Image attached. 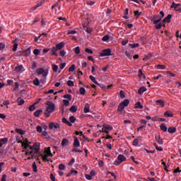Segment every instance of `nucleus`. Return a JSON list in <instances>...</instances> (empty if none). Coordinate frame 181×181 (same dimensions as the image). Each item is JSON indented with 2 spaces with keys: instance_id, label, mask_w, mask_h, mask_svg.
<instances>
[{
  "instance_id": "nucleus-47",
  "label": "nucleus",
  "mask_w": 181,
  "mask_h": 181,
  "mask_svg": "<svg viewBox=\"0 0 181 181\" xmlns=\"http://www.w3.org/2000/svg\"><path fill=\"white\" fill-rule=\"evenodd\" d=\"M64 98H66V100H69V101H71V95H70V94H65L64 95Z\"/></svg>"
},
{
  "instance_id": "nucleus-54",
  "label": "nucleus",
  "mask_w": 181,
  "mask_h": 181,
  "mask_svg": "<svg viewBox=\"0 0 181 181\" xmlns=\"http://www.w3.org/2000/svg\"><path fill=\"white\" fill-rule=\"evenodd\" d=\"M102 40H103V42H107V40H110V35L103 36Z\"/></svg>"
},
{
  "instance_id": "nucleus-41",
  "label": "nucleus",
  "mask_w": 181,
  "mask_h": 181,
  "mask_svg": "<svg viewBox=\"0 0 181 181\" xmlns=\"http://www.w3.org/2000/svg\"><path fill=\"white\" fill-rule=\"evenodd\" d=\"M36 104H37V103H35V104L30 105V106L29 107V110H30V111H35V110H36V106H35Z\"/></svg>"
},
{
  "instance_id": "nucleus-32",
  "label": "nucleus",
  "mask_w": 181,
  "mask_h": 181,
  "mask_svg": "<svg viewBox=\"0 0 181 181\" xmlns=\"http://www.w3.org/2000/svg\"><path fill=\"white\" fill-rule=\"evenodd\" d=\"M46 154L48 156H53V154L52 153V151H50V147H48L47 150L45 151Z\"/></svg>"
},
{
  "instance_id": "nucleus-8",
  "label": "nucleus",
  "mask_w": 181,
  "mask_h": 181,
  "mask_svg": "<svg viewBox=\"0 0 181 181\" xmlns=\"http://www.w3.org/2000/svg\"><path fill=\"white\" fill-rule=\"evenodd\" d=\"M112 127L109 124L103 125L102 129V132H105V134H108L109 131H112Z\"/></svg>"
},
{
  "instance_id": "nucleus-35",
  "label": "nucleus",
  "mask_w": 181,
  "mask_h": 181,
  "mask_svg": "<svg viewBox=\"0 0 181 181\" xmlns=\"http://www.w3.org/2000/svg\"><path fill=\"white\" fill-rule=\"evenodd\" d=\"M156 67L158 70H165V69H166V65L158 64L156 66Z\"/></svg>"
},
{
  "instance_id": "nucleus-7",
  "label": "nucleus",
  "mask_w": 181,
  "mask_h": 181,
  "mask_svg": "<svg viewBox=\"0 0 181 181\" xmlns=\"http://www.w3.org/2000/svg\"><path fill=\"white\" fill-rule=\"evenodd\" d=\"M20 143L22 144L21 146L25 150L28 149L29 148V145H30V142H29L28 139H26L24 141H20Z\"/></svg>"
},
{
  "instance_id": "nucleus-9",
  "label": "nucleus",
  "mask_w": 181,
  "mask_h": 181,
  "mask_svg": "<svg viewBox=\"0 0 181 181\" xmlns=\"http://www.w3.org/2000/svg\"><path fill=\"white\" fill-rule=\"evenodd\" d=\"M33 148H34L35 153H39V151L40 149V144L35 143L33 146Z\"/></svg>"
},
{
  "instance_id": "nucleus-27",
  "label": "nucleus",
  "mask_w": 181,
  "mask_h": 181,
  "mask_svg": "<svg viewBox=\"0 0 181 181\" xmlns=\"http://www.w3.org/2000/svg\"><path fill=\"white\" fill-rule=\"evenodd\" d=\"M13 52H16L18 50V43H16V40L13 41Z\"/></svg>"
},
{
  "instance_id": "nucleus-6",
  "label": "nucleus",
  "mask_w": 181,
  "mask_h": 181,
  "mask_svg": "<svg viewBox=\"0 0 181 181\" xmlns=\"http://www.w3.org/2000/svg\"><path fill=\"white\" fill-rule=\"evenodd\" d=\"M112 51H111V49L110 48L105 49L100 52V55L101 57H105V56H112Z\"/></svg>"
},
{
  "instance_id": "nucleus-57",
  "label": "nucleus",
  "mask_w": 181,
  "mask_h": 181,
  "mask_svg": "<svg viewBox=\"0 0 181 181\" xmlns=\"http://www.w3.org/2000/svg\"><path fill=\"white\" fill-rule=\"evenodd\" d=\"M33 53L35 56H38L40 54V50L39 49H35L33 50Z\"/></svg>"
},
{
  "instance_id": "nucleus-46",
  "label": "nucleus",
  "mask_w": 181,
  "mask_h": 181,
  "mask_svg": "<svg viewBox=\"0 0 181 181\" xmlns=\"http://www.w3.org/2000/svg\"><path fill=\"white\" fill-rule=\"evenodd\" d=\"M74 162H76V159L74 158H72L68 163L69 166H73V165H74Z\"/></svg>"
},
{
  "instance_id": "nucleus-56",
  "label": "nucleus",
  "mask_w": 181,
  "mask_h": 181,
  "mask_svg": "<svg viewBox=\"0 0 181 181\" xmlns=\"http://www.w3.org/2000/svg\"><path fill=\"white\" fill-rule=\"evenodd\" d=\"M119 95L120 98L124 99L125 98V93H124V90L119 91Z\"/></svg>"
},
{
  "instance_id": "nucleus-29",
  "label": "nucleus",
  "mask_w": 181,
  "mask_h": 181,
  "mask_svg": "<svg viewBox=\"0 0 181 181\" xmlns=\"http://www.w3.org/2000/svg\"><path fill=\"white\" fill-rule=\"evenodd\" d=\"M135 108L139 109V110H142V108H144V106L141 105V102H137L135 104Z\"/></svg>"
},
{
  "instance_id": "nucleus-51",
  "label": "nucleus",
  "mask_w": 181,
  "mask_h": 181,
  "mask_svg": "<svg viewBox=\"0 0 181 181\" xmlns=\"http://www.w3.org/2000/svg\"><path fill=\"white\" fill-rule=\"evenodd\" d=\"M33 172H37V165H36L35 162L33 163Z\"/></svg>"
},
{
  "instance_id": "nucleus-39",
  "label": "nucleus",
  "mask_w": 181,
  "mask_h": 181,
  "mask_svg": "<svg viewBox=\"0 0 181 181\" xmlns=\"http://www.w3.org/2000/svg\"><path fill=\"white\" fill-rule=\"evenodd\" d=\"M16 132H17V134H20V135L25 134V132H23V130L22 129H16Z\"/></svg>"
},
{
  "instance_id": "nucleus-23",
  "label": "nucleus",
  "mask_w": 181,
  "mask_h": 181,
  "mask_svg": "<svg viewBox=\"0 0 181 181\" xmlns=\"http://www.w3.org/2000/svg\"><path fill=\"white\" fill-rule=\"evenodd\" d=\"M6 142H8V139L6 138L0 139V148H2L4 144H6Z\"/></svg>"
},
{
  "instance_id": "nucleus-5",
  "label": "nucleus",
  "mask_w": 181,
  "mask_h": 181,
  "mask_svg": "<svg viewBox=\"0 0 181 181\" xmlns=\"http://www.w3.org/2000/svg\"><path fill=\"white\" fill-rule=\"evenodd\" d=\"M151 22H153V25H158L160 21H162V17L159 15H154L151 18Z\"/></svg>"
},
{
  "instance_id": "nucleus-16",
  "label": "nucleus",
  "mask_w": 181,
  "mask_h": 181,
  "mask_svg": "<svg viewBox=\"0 0 181 181\" xmlns=\"http://www.w3.org/2000/svg\"><path fill=\"white\" fill-rule=\"evenodd\" d=\"M155 139L156 141V142H158V145H163V141L162 140V139L160 138V136H155Z\"/></svg>"
},
{
  "instance_id": "nucleus-34",
  "label": "nucleus",
  "mask_w": 181,
  "mask_h": 181,
  "mask_svg": "<svg viewBox=\"0 0 181 181\" xmlns=\"http://www.w3.org/2000/svg\"><path fill=\"white\" fill-rule=\"evenodd\" d=\"M69 111H71V112H76L77 111V106L76 105H73L70 107Z\"/></svg>"
},
{
  "instance_id": "nucleus-20",
  "label": "nucleus",
  "mask_w": 181,
  "mask_h": 181,
  "mask_svg": "<svg viewBox=\"0 0 181 181\" xmlns=\"http://www.w3.org/2000/svg\"><path fill=\"white\" fill-rule=\"evenodd\" d=\"M145 91H146V88H145V86H142L140 88H139L138 94H139L141 95V94H144V93H145Z\"/></svg>"
},
{
  "instance_id": "nucleus-1",
  "label": "nucleus",
  "mask_w": 181,
  "mask_h": 181,
  "mask_svg": "<svg viewBox=\"0 0 181 181\" xmlns=\"http://www.w3.org/2000/svg\"><path fill=\"white\" fill-rule=\"evenodd\" d=\"M46 105H47V107H46V110L45 112V117H47V118H49V117H50V114H52V112H54L56 106H55L54 103H53L51 101H47L46 103Z\"/></svg>"
},
{
  "instance_id": "nucleus-53",
  "label": "nucleus",
  "mask_w": 181,
  "mask_h": 181,
  "mask_svg": "<svg viewBox=\"0 0 181 181\" xmlns=\"http://www.w3.org/2000/svg\"><path fill=\"white\" fill-rule=\"evenodd\" d=\"M86 23L83 24V30H86L87 28H88V20H86Z\"/></svg>"
},
{
  "instance_id": "nucleus-24",
  "label": "nucleus",
  "mask_w": 181,
  "mask_h": 181,
  "mask_svg": "<svg viewBox=\"0 0 181 181\" xmlns=\"http://www.w3.org/2000/svg\"><path fill=\"white\" fill-rule=\"evenodd\" d=\"M180 4H176L175 1L173 2L172 5L170 6L171 8H174L175 10L177 9L178 6H180Z\"/></svg>"
},
{
  "instance_id": "nucleus-25",
  "label": "nucleus",
  "mask_w": 181,
  "mask_h": 181,
  "mask_svg": "<svg viewBox=\"0 0 181 181\" xmlns=\"http://www.w3.org/2000/svg\"><path fill=\"white\" fill-rule=\"evenodd\" d=\"M83 111H84L85 114H87V113L90 112V105H88V103H87L85 105Z\"/></svg>"
},
{
  "instance_id": "nucleus-48",
  "label": "nucleus",
  "mask_w": 181,
  "mask_h": 181,
  "mask_svg": "<svg viewBox=\"0 0 181 181\" xmlns=\"http://www.w3.org/2000/svg\"><path fill=\"white\" fill-rule=\"evenodd\" d=\"M67 86H69V87H74V82L69 80L67 81Z\"/></svg>"
},
{
  "instance_id": "nucleus-64",
  "label": "nucleus",
  "mask_w": 181,
  "mask_h": 181,
  "mask_svg": "<svg viewBox=\"0 0 181 181\" xmlns=\"http://www.w3.org/2000/svg\"><path fill=\"white\" fill-rule=\"evenodd\" d=\"M161 28H162V24L161 23L156 24V29H161Z\"/></svg>"
},
{
  "instance_id": "nucleus-30",
  "label": "nucleus",
  "mask_w": 181,
  "mask_h": 181,
  "mask_svg": "<svg viewBox=\"0 0 181 181\" xmlns=\"http://www.w3.org/2000/svg\"><path fill=\"white\" fill-rule=\"evenodd\" d=\"M139 77L140 78H146L145 74H144V72H142L141 69L139 70Z\"/></svg>"
},
{
  "instance_id": "nucleus-49",
  "label": "nucleus",
  "mask_w": 181,
  "mask_h": 181,
  "mask_svg": "<svg viewBox=\"0 0 181 181\" xmlns=\"http://www.w3.org/2000/svg\"><path fill=\"white\" fill-rule=\"evenodd\" d=\"M25 155H27V156L31 155L32 158H33V156H35V155H36V153H35L33 151H31L30 152L27 151L25 153Z\"/></svg>"
},
{
  "instance_id": "nucleus-28",
  "label": "nucleus",
  "mask_w": 181,
  "mask_h": 181,
  "mask_svg": "<svg viewBox=\"0 0 181 181\" xmlns=\"http://www.w3.org/2000/svg\"><path fill=\"white\" fill-rule=\"evenodd\" d=\"M164 115H165V117H168V118H170V117H173V113H172L171 112H169V111H166L164 113Z\"/></svg>"
},
{
  "instance_id": "nucleus-17",
  "label": "nucleus",
  "mask_w": 181,
  "mask_h": 181,
  "mask_svg": "<svg viewBox=\"0 0 181 181\" xmlns=\"http://www.w3.org/2000/svg\"><path fill=\"white\" fill-rule=\"evenodd\" d=\"M40 6H42V2H39V3H37V4L36 6L32 7L30 9V12H33L34 11H36V8H40Z\"/></svg>"
},
{
  "instance_id": "nucleus-18",
  "label": "nucleus",
  "mask_w": 181,
  "mask_h": 181,
  "mask_svg": "<svg viewBox=\"0 0 181 181\" xmlns=\"http://www.w3.org/2000/svg\"><path fill=\"white\" fill-rule=\"evenodd\" d=\"M160 128L161 131H163V132H166L168 129L165 123H162L160 125Z\"/></svg>"
},
{
  "instance_id": "nucleus-59",
  "label": "nucleus",
  "mask_w": 181,
  "mask_h": 181,
  "mask_svg": "<svg viewBox=\"0 0 181 181\" xmlns=\"http://www.w3.org/2000/svg\"><path fill=\"white\" fill-rule=\"evenodd\" d=\"M129 46H131L132 49H135V47H138L139 46V44L138 43L129 44Z\"/></svg>"
},
{
  "instance_id": "nucleus-37",
  "label": "nucleus",
  "mask_w": 181,
  "mask_h": 181,
  "mask_svg": "<svg viewBox=\"0 0 181 181\" xmlns=\"http://www.w3.org/2000/svg\"><path fill=\"white\" fill-rule=\"evenodd\" d=\"M86 4L88 5L89 6H93V5H95V1L87 0Z\"/></svg>"
},
{
  "instance_id": "nucleus-42",
  "label": "nucleus",
  "mask_w": 181,
  "mask_h": 181,
  "mask_svg": "<svg viewBox=\"0 0 181 181\" xmlns=\"http://www.w3.org/2000/svg\"><path fill=\"white\" fill-rule=\"evenodd\" d=\"M166 76H168V77H175V74L171 73L170 71H166Z\"/></svg>"
},
{
  "instance_id": "nucleus-2",
  "label": "nucleus",
  "mask_w": 181,
  "mask_h": 181,
  "mask_svg": "<svg viewBox=\"0 0 181 181\" xmlns=\"http://www.w3.org/2000/svg\"><path fill=\"white\" fill-rule=\"evenodd\" d=\"M128 105H129V100L125 99L123 102L119 103L117 111L119 112H122V111L124 110L125 107H128Z\"/></svg>"
},
{
  "instance_id": "nucleus-14",
  "label": "nucleus",
  "mask_w": 181,
  "mask_h": 181,
  "mask_svg": "<svg viewBox=\"0 0 181 181\" xmlns=\"http://www.w3.org/2000/svg\"><path fill=\"white\" fill-rule=\"evenodd\" d=\"M55 47L57 49V50H62L63 47H64V42H59V44H57L55 45Z\"/></svg>"
},
{
  "instance_id": "nucleus-22",
  "label": "nucleus",
  "mask_w": 181,
  "mask_h": 181,
  "mask_svg": "<svg viewBox=\"0 0 181 181\" xmlns=\"http://www.w3.org/2000/svg\"><path fill=\"white\" fill-rule=\"evenodd\" d=\"M61 145L62 146H67V145H69V141L67 139H63Z\"/></svg>"
},
{
  "instance_id": "nucleus-3",
  "label": "nucleus",
  "mask_w": 181,
  "mask_h": 181,
  "mask_svg": "<svg viewBox=\"0 0 181 181\" xmlns=\"http://www.w3.org/2000/svg\"><path fill=\"white\" fill-rule=\"evenodd\" d=\"M124 160H127V158L124 155L119 154L117 156V160H116L114 162V165H115L116 166H118V165H121V163H122V162H124Z\"/></svg>"
},
{
  "instance_id": "nucleus-38",
  "label": "nucleus",
  "mask_w": 181,
  "mask_h": 181,
  "mask_svg": "<svg viewBox=\"0 0 181 181\" xmlns=\"http://www.w3.org/2000/svg\"><path fill=\"white\" fill-rule=\"evenodd\" d=\"M43 73H45V69H43V68H39L37 69V74H42Z\"/></svg>"
},
{
  "instance_id": "nucleus-10",
  "label": "nucleus",
  "mask_w": 181,
  "mask_h": 181,
  "mask_svg": "<svg viewBox=\"0 0 181 181\" xmlns=\"http://www.w3.org/2000/svg\"><path fill=\"white\" fill-rule=\"evenodd\" d=\"M15 71L17 73H23V65H18L15 67Z\"/></svg>"
},
{
  "instance_id": "nucleus-15",
  "label": "nucleus",
  "mask_w": 181,
  "mask_h": 181,
  "mask_svg": "<svg viewBox=\"0 0 181 181\" xmlns=\"http://www.w3.org/2000/svg\"><path fill=\"white\" fill-rule=\"evenodd\" d=\"M31 51H30V47L25 49L23 52V55L25 56V57H27L28 56H29V54H30Z\"/></svg>"
},
{
  "instance_id": "nucleus-31",
  "label": "nucleus",
  "mask_w": 181,
  "mask_h": 181,
  "mask_svg": "<svg viewBox=\"0 0 181 181\" xmlns=\"http://www.w3.org/2000/svg\"><path fill=\"white\" fill-rule=\"evenodd\" d=\"M41 112H43V110H37L34 112V115L37 117H39V115H40Z\"/></svg>"
},
{
  "instance_id": "nucleus-4",
  "label": "nucleus",
  "mask_w": 181,
  "mask_h": 181,
  "mask_svg": "<svg viewBox=\"0 0 181 181\" xmlns=\"http://www.w3.org/2000/svg\"><path fill=\"white\" fill-rule=\"evenodd\" d=\"M48 127L51 131H57V129H60V124L53 122H49Z\"/></svg>"
},
{
  "instance_id": "nucleus-61",
  "label": "nucleus",
  "mask_w": 181,
  "mask_h": 181,
  "mask_svg": "<svg viewBox=\"0 0 181 181\" xmlns=\"http://www.w3.org/2000/svg\"><path fill=\"white\" fill-rule=\"evenodd\" d=\"M65 168H66V166L64 165V164H60L59 165V170H64Z\"/></svg>"
},
{
  "instance_id": "nucleus-58",
  "label": "nucleus",
  "mask_w": 181,
  "mask_h": 181,
  "mask_svg": "<svg viewBox=\"0 0 181 181\" xmlns=\"http://www.w3.org/2000/svg\"><path fill=\"white\" fill-rule=\"evenodd\" d=\"M43 131V128L41 126L37 127V132H39L40 134H42V132Z\"/></svg>"
},
{
  "instance_id": "nucleus-21",
  "label": "nucleus",
  "mask_w": 181,
  "mask_h": 181,
  "mask_svg": "<svg viewBox=\"0 0 181 181\" xmlns=\"http://www.w3.org/2000/svg\"><path fill=\"white\" fill-rule=\"evenodd\" d=\"M38 156H42V157L43 162H47V160H49L47 159V157L49 156L48 155L43 156V154H42L41 153H39Z\"/></svg>"
},
{
  "instance_id": "nucleus-11",
  "label": "nucleus",
  "mask_w": 181,
  "mask_h": 181,
  "mask_svg": "<svg viewBox=\"0 0 181 181\" xmlns=\"http://www.w3.org/2000/svg\"><path fill=\"white\" fill-rule=\"evenodd\" d=\"M74 148H78L80 146V141H78V139L77 136H74Z\"/></svg>"
},
{
  "instance_id": "nucleus-44",
  "label": "nucleus",
  "mask_w": 181,
  "mask_h": 181,
  "mask_svg": "<svg viewBox=\"0 0 181 181\" xmlns=\"http://www.w3.org/2000/svg\"><path fill=\"white\" fill-rule=\"evenodd\" d=\"M79 93H80L81 95H84V94H86V88H81L79 89Z\"/></svg>"
},
{
  "instance_id": "nucleus-36",
  "label": "nucleus",
  "mask_w": 181,
  "mask_h": 181,
  "mask_svg": "<svg viewBox=\"0 0 181 181\" xmlns=\"http://www.w3.org/2000/svg\"><path fill=\"white\" fill-rule=\"evenodd\" d=\"M138 144H139V140L138 139H135L132 141L133 146H138Z\"/></svg>"
},
{
  "instance_id": "nucleus-62",
  "label": "nucleus",
  "mask_w": 181,
  "mask_h": 181,
  "mask_svg": "<svg viewBox=\"0 0 181 181\" xmlns=\"http://www.w3.org/2000/svg\"><path fill=\"white\" fill-rule=\"evenodd\" d=\"M125 55L127 56V57H128V59H129V60L132 59V56H131V54L127 51L125 52Z\"/></svg>"
},
{
  "instance_id": "nucleus-19",
  "label": "nucleus",
  "mask_w": 181,
  "mask_h": 181,
  "mask_svg": "<svg viewBox=\"0 0 181 181\" xmlns=\"http://www.w3.org/2000/svg\"><path fill=\"white\" fill-rule=\"evenodd\" d=\"M170 19H172V14H168V16H166L163 19V22H167V23H170Z\"/></svg>"
},
{
  "instance_id": "nucleus-55",
  "label": "nucleus",
  "mask_w": 181,
  "mask_h": 181,
  "mask_svg": "<svg viewBox=\"0 0 181 181\" xmlns=\"http://www.w3.org/2000/svg\"><path fill=\"white\" fill-rule=\"evenodd\" d=\"M74 70H76V65L72 64L69 69V71H74Z\"/></svg>"
},
{
  "instance_id": "nucleus-50",
  "label": "nucleus",
  "mask_w": 181,
  "mask_h": 181,
  "mask_svg": "<svg viewBox=\"0 0 181 181\" xmlns=\"http://www.w3.org/2000/svg\"><path fill=\"white\" fill-rule=\"evenodd\" d=\"M134 16L136 18H139L141 16V14L142 13L141 12H139V11H134Z\"/></svg>"
},
{
  "instance_id": "nucleus-43",
  "label": "nucleus",
  "mask_w": 181,
  "mask_h": 181,
  "mask_svg": "<svg viewBox=\"0 0 181 181\" xmlns=\"http://www.w3.org/2000/svg\"><path fill=\"white\" fill-rule=\"evenodd\" d=\"M33 84H34V86H40V81L37 78H35L33 81Z\"/></svg>"
},
{
  "instance_id": "nucleus-26",
  "label": "nucleus",
  "mask_w": 181,
  "mask_h": 181,
  "mask_svg": "<svg viewBox=\"0 0 181 181\" xmlns=\"http://www.w3.org/2000/svg\"><path fill=\"white\" fill-rule=\"evenodd\" d=\"M168 132H169V134H175V132H176V127H169Z\"/></svg>"
},
{
  "instance_id": "nucleus-63",
  "label": "nucleus",
  "mask_w": 181,
  "mask_h": 181,
  "mask_svg": "<svg viewBox=\"0 0 181 181\" xmlns=\"http://www.w3.org/2000/svg\"><path fill=\"white\" fill-rule=\"evenodd\" d=\"M63 103L64 104V105H66V107H68V105H70L69 100H63Z\"/></svg>"
},
{
  "instance_id": "nucleus-33",
  "label": "nucleus",
  "mask_w": 181,
  "mask_h": 181,
  "mask_svg": "<svg viewBox=\"0 0 181 181\" xmlns=\"http://www.w3.org/2000/svg\"><path fill=\"white\" fill-rule=\"evenodd\" d=\"M157 104H159V105H160V107H165V102H163V100H156Z\"/></svg>"
},
{
  "instance_id": "nucleus-60",
  "label": "nucleus",
  "mask_w": 181,
  "mask_h": 181,
  "mask_svg": "<svg viewBox=\"0 0 181 181\" xmlns=\"http://www.w3.org/2000/svg\"><path fill=\"white\" fill-rule=\"evenodd\" d=\"M107 175H111V176L115 177V179H117V175H115V173H112L111 171H107Z\"/></svg>"
},
{
  "instance_id": "nucleus-13",
  "label": "nucleus",
  "mask_w": 181,
  "mask_h": 181,
  "mask_svg": "<svg viewBox=\"0 0 181 181\" xmlns=\"http://www.w3.org/2000/svg\"><path fill=\"white\" fill-rule=\"evenodd\" d=\"M59 49H57V48L56 47H53L52 49H51V52H52V56H59V54H57V51Z\"/></svg>"
},
{
  "instance_id": "nucleus-45",
  "label": "nucleus",
  "mask_w": 181,
  "mask_h": 181,
  "mask_svg": "<svg viewBox=\"0 0 181 181\" xmlns=\"http://www.w3.org/2000/svg\"><path fill=\"white\" fill-rule=\"evenodd\" d=\"M153 145L155 146L156 149L158 151V152H162V151H163V148H162L161 147H158L156 143H154Z\"/></svg>"
},
{
  "instance_id": "nucleus-40",
  "label": "nucleus",
  "mask_w": 181,
  "mask_h": 181,
  "mask_svg": "<svg viewBox=\"0 0 181 181\" xmlns=\"http://www.w3.org/2000/svg\"><path fill=\"white\" fill-rule=\"evenodd\" d=\"M52 70L53 71H54V73H57V71L59 70V66L55 64H52Z\"/></svg>"
},
{
  "instance_id": "nucleus-52",
  "label": "nucleus",
  "mask_w": 181,
  "mask_h": 181,
  "mask_svg": "<svg viewBox=\"0 0 181 181\" xmlns=\"http://www.w3.org/2000/svg\"><path fill=\"white\" fill-rule=\"evenodd\" d=\"M69 121L70 122H71L72 124H74L76 122V117L74 116H71L69 117Z\"/></svg>"
},
{
  "instance_id": "nucleus-12",
  "label": "nucleus",
  "mask_w": 181,
  "mask_h": 181,
  "mask_svg": "<svg viewBox=\"0 0 181 181\" xmlns=\"http://www.w3.org/2000/svg\"><path fill=\"white\" fill-rule=\"evenodd\" d=\"M90 80H91V81H93V83H94V84H96V86H98V87H101V84H100L97 80H95V77H94L93 76L90 75L89 76Z\"/></svg>"
}]
</instances>
